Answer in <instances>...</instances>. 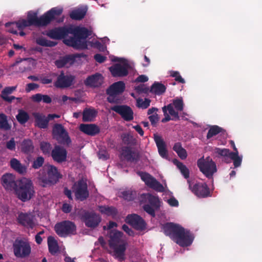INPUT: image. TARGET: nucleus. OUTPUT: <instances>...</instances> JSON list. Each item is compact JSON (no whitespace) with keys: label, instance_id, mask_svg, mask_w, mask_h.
<instances>
[{"label":"nucleus","instance_id":"52","mask_svg":"<svg viewBox=\"0 0 262 262\" xmlns=\"http://www.w3.org/2000/svg\"><path fill=\"white\" fill-rule=\"evenodd\" d=\"M134 90L138 94H148L150 93V89L144 84H140L135 86Z\"/></svg>","mask_w":262,"mask_h":262},{"label":"nucleus","instance_id":"27","mask_svg":"<svg viewBox=\"0 0 262 262\" xmlns=\"http://www.w3.org/2000/svg\"><path fill=\"white\" fill-rule=\"evenodd\" d=\"M18 223L24 227L33 228L34 226L33 216L27 213H20L17 217Z\"/></svg>","mask_w":262,"mask_h":262},{"label":"nucleus","instance_id":"46","mask_svg":"<svg viewBox=\"0 0 262 262\" xmlns=\"http://www.w3.org/2000/svg\"><path fill=\"white\" fill-rule=\"evenodd\" d=\"M16 118L20 124H24L29 120L30 117L28 113L24 110H20L18 111V113L16 116Z\"/></svg>","mask_w":262,"mask_h":262},{"label":"nucleus","instance_id":"35","mask_svg":"<svg viewBox=\"0 0 262 262\" xmlns=\"http://www.w3.org/2000/svg\"><path fill=\"white\" fill-rule=\"evenodd\" d=\"M34 149L33 141L29 139H24L21 143V150L26 154L29 155L32 153Z\"/></svg>","mask_w":262,"mask_h":262},{"label":"nucleus","instance_id":"12","mask_svg":"<svg viewBox=\"0 0 262 262\" xmlns=\"http://www.w3.org/2000/svg\"><path fill=\"white\" fill-rule=\"evenodd\" d=\"M14 255L17 258H25L31 253V248L29 243L23 239H15L13 245Z\"/></svg>","mask_w":262,"mask_h":262},{"label":"nucleus","instance_id":"60","mask_svg":"<svg viewBox=\"0 0 262 262\" xmlns=\"http://www.w3.org/2000/svg\"><path fill=\"white\" fill-rule=\"evenodd\" d=\"M15 142L14 139L12 138L9 141L6 143V147L10 150H14L15 149Z\"/></svg>","mask_w":262,"mask_h":262},{"label":"nucleus","instance_id":"41","mask_svg":"<svg viewBox=\"0 0 262 262\" xmlns=\"http://www.w3.org/2000/svg\"><path fill=\"white\" fill-rule=\"evenodd\" d=\"M162 111L164 113V115L166 116L167 115V111L169 112V114L172 117H174V119L175 120H179L180 117L179 116V113L178 112L176 111L173 108V105L172 104H169L167 106H164L162 107Z\"/></svg>","mask_w":262,"mask_h":262},{"label":"nucleus","instance_id":"36","mask_svg":"<svg viewBox=\"0 0 262 262\" xmlns=\"http://www.w3.org/2000/svg\"><path fill=\"white\" fill-rule=\"evenodd\" d=\"M10 166L12 168L20 174H24L26 172V167L22 165L20 162L15 158H13L10 161Z\"/></svg>","mask_w":262,"mask_h":262},{"label":"nucleus","instance_id":"19","mask_svg":"<svg viewBox=\"0 0 262 262\" xmlns=\"http://www.w3.org/2000/svg\"><path fill=\"white\" fill-rule=\"evenodd\" d=\"M104 83V77L99 73H95L86 77L84 80V85L92 89L100 88Z\"/></svg>","mask_w":262,"mask_h":262},{"label":"nucleus","instance_id":"1","mask_svg":"<svg viewBox=\"0 0 262 262\" xmlns=\"http://www.w3.org/2000/svg\"><path fill=\"white\" fill-rule=\"evenodd\" d=\"M70 34L73 36L64 39L63 42L66 45L77 50L88 48L86 38L91 35V32L85 27L73 26Z\"/></svg>","mask_w":262,"mask_h":262},{"label":"nucleus","instance_id":"32","mask_svg":"<svg viewBox=\"0 0 262 262\" xmlns=\"http://www.w3.org/2000/svg\"><path fill=\"white\" fill-rule=\"evenodd\" d=\"M87 12L86 7H81L73 10L70 14V17L74 20H81Z\"/></svg>","mask_w":262,"mask_h":262},{"label":"nucleus","instance_id":"22","mask_svg":"<svg viewBox=\"0 0 262 262\" xmlns=\"http://www.w3.org/2000/svg\"><path fill=\"white\" fill-rule=\"evenodd\" d=\"M75 199L77 200L83 201L89 196L88 185L82 180L78 181L74 191Z\"/></svg>","mask_w":262,"mask_h":262},{"label":"nucleus","instance_id":"58","mask_svg":"<svg viewBox=\"0 0 262 262\" xmlns=\"http://www.w3.org/2000/svg\"><path fill=\"white\" fill-rule=\"evenodd\" d=\"M132 262H143L141 254L137 251L132 250Z\"/></svg>","mask_w":262,"mask_h":262},{"label":"nucleus","instance_id":"56","mask_svg":"<svg viewBox=\"0 0 262 262\" xmlns=\"http://www.w3.org/2000/svg\"><path fill=\"white\" fill-rule=\"evenodd\" d=\"M44 158L42 157H38L33 162L32 167L34 169H38L41 167L44 163Z\"/></svg>","mask_w":262,"mask_h":262},{"label":"nucleus","instance_id":"50","mask_svg":"<svg viewBox=\"0 0 262 262\" xmlns=\"http://www.w3.org/2000/svg\"><path fill=\"white\" fill-rule=\"evenodd\" d=\"M117 196L124 200L130 201H131V191L129 189H120L117 192Z\"/></svg>","mask_w":262,"mask_h":262},{"label":"nucleus","instance_id":"55","mask_svg":"<svg viewBox=\"0 0 262 262\" xmlns=\"http://www.w3.org/2000/svg\"><path fill=\"white\" fill-rule=\"evenodd\" d=\"M170 76L172 77H174L175 80L179 83H184L185 82V80L182 77L179 72L178 71H170Z\"/></svg>","mask_w":262,"mask_h":262},{"label":"nucleus","instance_id":"5","mask_svg":"<svg viewBox=\"0 0 262 262\" xmlns=\"http://www.w3.org/2000/svg\"><path fill=\"white\" fill-rule=\"evenodd\" d=\"M15 191L18 198L24 202L31 200L35 193L33 183L26 178L17 181Z\"/></svg>","mask_w":262,"mask_h":262},{"label":"nucleus","instance_id":"54","mask_svg":"<svg viewBox=\"0 0 262 262\" xmlns=\"http://www.w3.org/2000/svg\"><path fill=\"white\" fill-rule=\"evenodd\" d=\"M40 147V149L44 154H50L52 148L51 145L49 143L46 142H41Z\"/></svg>","mask_w":262,"mask_h":262},{"label":"nucleus","instance_id":"45","mask_svg":"<svg viewBox=\"0 0 262 262\" xmlns=\"http://www.w3.org/2000/svg\"><path fill=\"white\" fill-rule=\"evenodd\" d=\"M11 128V125L8 123L7 116L4 114H0V129L7 131Z\"/></svg>","mask_w":262,"mask_h":262},{"label":"nucleus","instance_id":"3","mask_svg":"<svg viewBox=\"0 0 262 262\" xmlns=\"http://www.w3.org/2000/svg\"><path fill=\"white\" fill-rule=\"evenodd\" d=\"M63 12V9L54 7L45 13L40 17H38L37 13L29 12L27 15V21L31 26L38 27H45L59 16Z\"/></svg>","mask_w":262,"mask_h":262},{"label":"nucleus","instance_id":"14","mask_svg":"<svg viewBox=\"0 0 262 262\" xmlns=\"http://www.w3.org/2000/svg\"><path fill=\"white\" fill-rule=\"evenodd\" d=\"M189 189L199 198H205L210 195L209 188L205 183L198 182L192 185L190 180H187Z\"/></svg>","mask_w":262,"mask_h":262},{"label":"nucleus","instance_id":"24","mask_svg":"<svg viewBox=\"0 0 262 262\" xmlns=\"http://www.w3.org/2000/svg\"><path fill=\"white\" fill-rule=\"evenodd\" d=\"M51 156L54 161L61 163L66 161L67 151L62 146L55 145L51 151Z\"/></svg>","mask_w":262,"mask_h":262},{"label":"nucleus","instance_id":"59","mask_svg":"<svg viewBox=\"0 0 262 262\" xmlns=\"http://www.w3.org/2000/svg\"><path fill=\"white\" fill-rule=\"evenodd\" d=\"M159 117L157 113H155L154 114L149 115L148 117V119L149 120L151 124L153 126H156L157 122L159 120Z\"/></svg>","mask_w":262,"mask_h":262},{"label":"nucleus","instance_id":"28","mask_svg":"<svg viewBox=\"0 0 262 262\" xmlns=\"http://www.w3.org/2000/svg\"><path fill=\"white\" fill-rule=\"evenodd\" d=\"M79 129L83 133L91 136H95L100 132L99 127L95 124H81Z\"/></svg>","mask_w":262,"mask_h":262},{"label":"nucleus","instance_id":"48","mask_svg":"<svg viewBox=\"0 0 262 262\" xmlns=\"http://www.w3.org/2000/svg\"><path fill=\"white\" fill-rule=\"evenodd\" d=\"M36 42L37 44L43 47H53L57 45L56 42L49 40L42 37L37 38Z\"/></svg>","mask_w":262,"mask_h":262},{"label":"nucleus","instance_id":"6","mask_svg":"<svg viewBox=\"0 0 262 262\" xmlns=\"http://www.w3.org/2000/svg\"><path fill=\"white\" fill-rule=\"evenodd\" d=\"M139 201L140 204H144V210L152 217H155V210L160 207V201L158 196L149 193H143L139 198Z\"/></svg>","mask_w":262,"mask_h":262},{"label":"nucleus","instance_id":"9","mask_svg":"<svg viewBox=\"0 0 262 262\" xmlns=\"http://www.w3.org/2000/svg\"><path fill=\"white\" fill-rule=\"evenodd\" d=\"M77 214L85 226L90 228H96L101 221V216L94 211L81 209Z\"/></svg>","mask_w":262,"mask_h":262},{"label":"nucleus","instance_id":"57","mask_svg":"<svg viewBox=\"0 0 262 262\" xmlns=\"http://www.w3.org/2000/svg\"><path fill=\"white\" fill-rule=\"evenodd\" d=\"M16 86L6 87L2 91V98H3V97L5 96H9L8 95L11 94L13 91H14L16 90Z\"/></svg>","mask_w":262,"mask_h":262},{"label":"nucleus","instance_id":"21","mask_svg":"<svg viewBox=\"0 0 262 262\" xmlns=\"http://www.w3.org/2000/svg\"><path fill=\"white\" fill-rule=\"evenodd\" d=\"M194 239L193 234L189 231L183 228L180 235H178L174 242L182 247H188L191 245Z\"/></svg>","mask_w":262,"mask_h":262},{"label":"nucleus","instance_id":"18","mask_svg":"<svg viewBox=\"0 0 262 262\" xmlns=\"http://www.w3.org/2000/svg\"><path fill=\"white\" fill-rule=\"evenodd\" d=\"M52 133L53 136L58 137L61 140L60 142L61 144L69 145L71 143L68 132L61 124L56 123L54 124Z\"/></svg>","mask_w":262,"mask_h":262},{"label":"nucleus","instance_id":"38","mask_svg":"<svg viewBox=\"0 0 262 262\" xmlns=\"http://www.w3.org/2000/svg\"><path fill=\"white\" fill-rule=\"evenodd\" d=\"M48 246L50 253L52 255L56 254L59 251L57 242L51 236L48 237Z\"/></svg>","mask_w":262,"mask_h":262},{"label":"nucleus","instance_id":"30","mask_svg":"<svg viewBox=\"0 0 262 262\" xmlns=\"http://www.w3.org/2000/svg\"><path fill=\"white\" fill-rule=\"evenodd\" d=\"M33 116L36 126L41 129H45L48 127L49 122L48 117H46L45 115L38 113H34Z\"/></svg>","mask_w":262,"mask_h":262},{"label":"nucleus","instance_id":"62","mask_svg":"<svg viewBox=\"0 0 262 262\" xmlns=\"http://www.w3.org/2000/svg\"><path fill=\"white\" fill-rule=\"evenodd\" d=\"M94 58L97 62H98L100 63L104 62L106 60V56H103L101 54H98V53L94 55Z\"/></svg>","mask_w":262,"mask_h":262},{"label":"nucleus","instance_id":"43","mask_svg":"<svg viewBox=\"0 0 262 262\" xmlns=\"http://www.w3.org/2000/svg\"><path fill=\"white\" fill-rule=\"evenodd\" d=\"M11 26H15V28H17L19 30H23L27 27L31 26L27 20L26 19H21L16 22H9L5 24L6 27H8Z\"/></svg>","mask_w":262,"mask_h":262},{"label":"nucleus","instance_id":"2","mask_svg":"<svg viewBox=\"0 0 262 262\" xmlns=\"http://www.w3.org/2000/svg\"><path fill=\"white\" fill-rule=\"evenodd\" d=\"M108 235L110 238L108 245L113 250V256L121 261L124 260L127 244L123 232L117 230H111Z\"/></svg>","mask_w":262,"mask_h":262},{"label":"nucleus","instance_id":"29","mask_svg":"<svg viewBox=\"0 0 262 262\" xmlns=\"http://www.w3.org/2000/svg\"><path fill=\"white\" fill-rule=\"evenodd\" d=\"M146 223L140 215L132 213V228L138 231H142L146 229Z\"/></svg>","mask_w":262,"mask_h":262},{"label":"nucleus","instance_id":"16","mask_svg":"<svg viewBox=\"0 0 262 262\" xmlns=\"http://www.w3.org/2000/svg\"><path fill=\"white\" fill-rule=\"evenodd\" d=\"M138 174L148 187L158 192H164V188L163 186L150 174L142 171H138Z\"/></svg>","mask_w":262,"mask_h":262},{"label":"nucleus","instance_id":"51","mask_svg":"<svg viewBox=\"0 0 262 262\" xmlns=\"http://www.w3.org/2000/svg\"><path fill=\"white\" fill-rule=\"evenodd\" d=\"M213 152L217 157H224L227 158H229L231 152L228 149L220 148L218 147H215Z\"/></svg>","mask_w":262,"mask_h":262},{"label":"nucleus","instance_id":"64","mask_svg":"<svg viewBox=\"0 0 262 262\" xmlns=\"http://www.w3.org/2000/svg\"><path fill=\"white\" fill-rule=\"evenodd\" d=\"M148 80V78L147 76L145 75H141L139 76L135 80L134 82L138 83L142 82L144 83L147 81Z\"/></svg>","mask_w":262,"mask_h":262},{"label":"nucleus","instance_id":"10","mask_svg":"<svg viewBox=\"0 0 262 262\" xmlns=\"http://www.w3.org/2000/svg\"><path fill=\"white\" fill-rule=\"evenodd\" d=\"M111 60L113 62H119L118 63L115 64L109 68L112 75L114 77H123L127 75L128 64L126 59L117 57H113L112 58Z\"/></svg>","mask_w":262,"mask_h":262},{"label":"nucleus","instance_id":"63","mask_svg":"<svg viewBox=\"0 0 262 262\" xmlns=\"http://www.w3.org/2000/svg\"><path fill=\"white\" fill-rule=\"evenodd\" d=\"M140 158V155L139 152L132 149V163L139 162Z\"/></svg>","mask_w":262,"mask_h":262},{"label":"nucleus","instance_id":"8","mask_svg":"<svg viewBox=\"0 0 262 262\" xmlns=\"http://www.w3.org/2000/svg\"><path fill=\"white\" fill-rule=\"evenodd\" d=\"M197 166L200 171L208 179L212 178L213 174L217 171L215 163L209 156L204 157L197 161Z\"/></svg>","mask_w":262,"mask_h":262},{"label":"nucleus","instance_id":"31","mask_svg":"<svg viewBox=\"0 0 262 262\" xmlns=\"http://www.w3.org/2000/svg\"><path fill=\"white\" fill-rule=\"evenodd\" d=\"M166 90V87L161 82L155 81L150 86V93L155 95H163Z\"/></svg>","mask_w":262,"mask_h":262},{"label":"nucleus","instance_id":"61","mask_svg":"<svg viewBox=\"0 0 262 262\" xmlns=\"http://www.w3.org/2000/svg\"><path fill=\"white\" fill-rule=\"evenodd\" d=\"M39 88V85L35 83H29L26 85L25 91L27 93H29L36 89Z\"/></svg>","mask_w":262,"mask_h":262},{"label":"nucleus","instance_id":"20","mask_svg":"<svg viewBox=\"0 0 262 262\" xmlns=\"http://www.w3.org/2000/svg\"><path fill=\"white\" fill-rule=\"evenodd\" d=\"M75 79V76L72 75H65L64 72L62 71L57 77L54 85L58 88H66L71 86Z\"/></svg>","mask_w":262,"mask_h":262},{"label":"nucleus","instance_id":"25","mask_svg":"<svg viewBox=\"0 0 262 262\" xmlns=\"http://www.w3.org/2000/svg\"><path fill=\"white\" fill-rule=\"evenodd\" d=\"M154 139L160 156L164 159H167L168 158V151L166 149V143L161 136L157 134H155L154 135Z\"/></svg>","mask_w":262,"mask_h":262},{"label":"nucleus","instance_id":"39","mask_svg":"<svg viewBox=\"0 0 262 262\" xmlns=\"http://www.w3.org/2000/svg\"><path fill=\"white\" fill-rule=\"evenodd\" d=\"M173 150L178 154V156L182 160H185L187 157L186 150L182 146L180 142L176 143L173 147Z\"/></svg>","mask_w":262,"mask_h":262},{"label":"nucleus","instance_id":"15","mask_svg":"<svg viewBox=\"0 0 262 262\" xmlns=\"http://www.w3.org/2000/svg\"><path fill=\"white\" fill-rule=\"evenodd\" d=\"M122 147L121 158L122 160H131V134L130 133H124L121 135Z\"/></svg>","mask_w":262,"mask_h":262},{"label":"nucleus","instance_id":"37","mask_svg":"<svg viewBox=\"0 0 262 262\" xmlns=\"http://www.w3.org/2000/svg\"><path fill=\"white\" fill-rule=\"evenodd\" d=\"M97 115L95 109L85 108L82 113V121L83 122H91Z\"/></svg>","mask_w":262,"mask_h":262},{"label":"nucleus","instance_id":"17","mask_svg":"<svg viewBox=\"0 0 262 262\" xmlns=\"http://www.w3.org/2000/svg\"><path fill=\"white\" fill-rule=\"evenodd\" d=\"M72 27V26L56 27L49 30L47 35L52 39L64 40L68 38L67 37L70 34Z\"/></svg>","mask_w":262,"mask_h":262},{"label":"nucleus","instance_id":"53","mask_svg":"<svg viewBox=\"0 0 262 262\" xmlns=\"http://www.w3.org/2000/svg\"><path fill=\"white\" fill-rule=\"evenodd\" d=\"M173 105V108H175L178 111H182L183 110L184 103L182 99L177 98L173 100L171 103Z\"/></svg>","mask_w":262,"mask_h":262},{"label":"nucleus","instance_id":"44","mask_svg":"<svg viewBox=\"0 0 262 262\" xmlns=\"http://www.w3.org/2000/svg\"><path fill=\"white\" fill-rule=\"evenodd\" d=\"M173 163L177 165L184 177L185 179H188L189 178L190 172L189 169L186 166V165L176 159L173 161Z\"/></svg>","mask_w":262,"mask_h":262},{"label":"nucleus","instance_id":"40","mask_svg":"<svg viewBox=\"0 0 262 262\" xmlns=\"http://www.w3.org/2000/svg\"><path fill=\"white\" fill-rule=\"evenodd\" d=\"M234 152H231L229 158L233 160L234 167H238L241 166L242 158L238 156V152L236 147H234Z\"/></svg>","mask_w":262,"mask_h":262},{"label":"nucleus","instance_id":"23","mask_svg":"<svg viewBox=\"0 0 262 262\" xmlns=\"http://www.w3.org/2000/svg\"><path fill=\"white\" fill-rule=\"evenodd\" d=\"M1 183L5 189L8 191L15 190L17 185L15 176L11 173L4 174L1 179Z\"/></svg>","mask_w":262,"mask_h":262},{"label":"nucleus","instance_id":"26","mask_svg":"<svg viewBox=\"0 0 262 262\" xmlns=\"http://www.w3.org/2000/svg\"><path fill=\"white\" fill-rule=\"evenodd\" d=\"M111 110L119 114L126 121L131 120V107L125 105H114L111 107Z\"/></svg>","mask_w":262,"mask_h":262},{"label":"nucleus","instance_id":"34","mask_svg":"<svg viewBox=\"0 0 262 262\" xmlns=\"http://www.w3.org/2000/svg\"><path fill=\"white\" fill-rule=\"evenodd\" d=\"M73 64V59L70 55L60 57L55 61V64L58 68H62L68 65L71 66Z\"/></svg>","mask_w":262,"mask_h":262},{"label":"nucleus","instance_id":"13","mask_svg":"<svg viewBox=\"0 0 262 262\" xmlns=\"http://www.w3.org/2000/svg\"><path fill=\"white\" fill-rule=\"evenodd\" d=\"M183 227L172 222H168L162 225L161 229L164 234L168 236L173 242L178 235H180Z\"/></svg>","mask_w":262,"mask_h":262},{"label":"nucleus","instance_id":"33","mask_svg":"<svg viewBox=\"0 0 262 262\" xmlns=\"http://www.w3.org/2000/svg\"><path fill=\"white\" fill-rule=\"evenodd\" d=\"M98 210L102 214L114 217L118 214L117 209L114 206L101 205L98 206Z\"/></svg>","mask_w":262,"mask_h":262},{"label":"nucleus","instance_id":"4","mask_svg":"<svg viewBox=\"0 0 262 262\" xmlns=\"http://www.w3.org/2000/svg\"><path fill=\"white\" fill-rule=\"evenodd\" d=\"M62 176L58 171L56 167L49 165L46 172L45 169L40 170L38 174L40 186L42 187L51 186L56 184Z\"/></svg>","mask_w":262,"mask_h":262},{"label":"nucleus","instance_id":"42","mask_svg":"<svg viewBox=\"0 0 262 262\" xmlns=\"http://www.w3.org/2000/svg\"><path fill=\"white\" fill-rule=\"evenodd\" d=\"M11 26H15V28H17L19 30H23L27 27L31 26L27 20L26 19H21L16 22H9L5 24L6 27H8Z\"/></svg>","mask_w":262,"mask_h":262},{"label":"nucleus","instance_id":"7","mask_svg":"<svg viewBox=\"0 0 262 262\" xmlns=\"http://www.w3.org/2000/svg\"><path fill=\"white\" fill-rule=\"evenodd\" d=\"M125 89V83L121 81L114 82L106 90V94L108 95L106 99L110 103L119 104L123 101L121 94Z\"/></svg>","mask_w":262,"mask_h":262},{"label":"nucleus","instance_id":"47","mask_svg":"<svg viewBox=\"0 0 262 262\" xmlns=\"http://www.w3.org/2000/svg\"><path fill=\"white\" fill-rule=\"evenodd\" d=\"M223 130L224 129L222 127L217 125L211 126L208 132L206 137L208 139H210L212 137L222 133Z\"/></svg>","mask_w":262,"mask_h":262},{"label":"nucleus","instance_id":"49","mask_svg":"<svg viewBox=\"0 0 262 262\" xmlns=\"http://www.w3.org/2000/svg\"><path fill=\"white\" fill-rule=\"evenodd\" d=\"M150 102L151 100L148 98H145L143 100L139 98L136 99V106L139 108L146 109L149 106Z\"/></svg>","mask_w":262,"mask_h":262},{"label":"nucleus","instance_id":"11","mask_svg":"<svg viewBox=\"0 0 262 262\" xmlns=\"http://www.w3.org/2000/svg\"><path fill=\"white\" fill-rule=\"evenodd\" d=\"M54 230L60 237H67L76 233V226L70 221H63L55 224Z\"/></svg>","mask_w":262,"mask_h":262}]
</instances>
